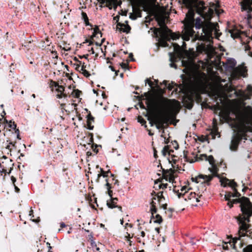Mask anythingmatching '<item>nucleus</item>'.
<instances>
[{
    "mask_svg": "<svg viewBox=\"0 0 252 252\" xmlns=\"http://www.w3.org/2000/svg\"><path fill=\"white\" fill-rule=\"evenodd\" d=\"M220 51H224V48H223V47H222V46H220Z\"/></svg>",
    "mask_w": 252,
    "mask_h": 252,
    "instance_id": "obj_48",
    "label": "nucleus"
},
{
    "mask_svg": "<svg viewBox=\"0 0 252 252\" xmlns=\"http://www.w3.org/2000/svg\"><path fill=\"white\" fill-rule=\"evenodd\" d=\"M248 225H249L248 227L247 231L244 233V235H240L239 233V231L238 232L239 237H235L233 238L232 240V241H229V242H225L222 245V248L224 250H228V245H229L230 247H232L233 249H236L237 248V244H238L240 247H241L242 245V242L240 241V237L242 236H244L245 235H248V233L249 232L250 230L249 229L250 225L248 223Z\"/></svg>",
    "mask_w": 252,
    "mask_h": 252,
    "instance_id": "obj_9",
    "label": "nucleus"
},
{
    "mask_svg": "<svg viewBox=\"0 0 252 252\" xmlns=\"http://www.w3.org/2000/svg\"><path fill=\"white\" fill-rule=\"evenodd\" d=\"M120 222H121V224L123 225V223H124V220H123V219H121V220H120Z\"/></svg>",
    "mask_w": 252,
    "mask_h": 252,
    "instance_id": "obj_49",
    "label": "nucleus"
},
{
    "mask_svg": "<svg viewBox=\"0 0 252 252\" xmlns=\"http://www.w3.org/2000/svg\"><path fill=\"white\" fill-rule=\"evenodd\" d=\"M52 53L54 54L55 53V57L56 58H58V55H57V54L56 52H52Z\"/></svg>",
    "mask_w": 252,
    "mask_h": 252,
    "instance_id": "obj_46",
    "label": "nucleus"
},
{
    "mask_svg": "<svg viewBox=\"0 0 252 252\" xmlns=\"http://www.w3.org/2000/svg\"><path fill=\"white\" fill-rule=\"evenodd\" d=\"M147 83H148L149 84V85L150 86V87L151 88H154V87H155V86L157 85V82H156V83H155L154 82H153L150 79H147L146 80V84Z\"/></svg>",
    "mask_w": 252,
    "mask_h": 252,
    "instance_id": "obj_25",
    "label": "nucleus"
},
{
    "mask_svg": "<svg viewBox=\"0 0 252 252\" xmlns=\"http://www.w3.org/2000/svg\"><path fill=\"white\" fill-rule=\"evenodd\" d=\"M95 43H96V45L100 46L102 43H100V44H99V43H98V42H95Z\"/></svg>",
    "mask_w": 252,
    "mask_h": 252,
    "instance_id": "obj_50",
    "label": "nucleus"
},
{
    "mask_svg": "<svg viewBox=\"0 0 252 252\" xmlns=\"http://www.w3.org/2000/svg\"><path fill=\"white\" fill-rule=\"evenodd\" d=\"M125 118H122V121L124 122L125 121Z\"/></svg>",
    "mask_w": 252,
    "mask_h": 252,
    "instance_id": "obj_56",
    "label": "nucleus"
},
{
    "mask_svg": "<svg viewBox=\"0 0 252 252\" xmlns=\"http://www.w3.org/2000/svg\"><path fill=\"white\" fill-rule=\"evenodd\" d=\"M169 188H170V189H171V187L169 186Z\"/></svg>",
    "mask_w": 252,
    "mask_h": 252,
    "instance_id": "obj_64",
    "label": "nucleus"
},
{
    "mask_svg": "<svg viewBox=\"0 0 252 252\" xmlns=\"http://www.w3.org/2000/svg\"><path fill=\"white\" fill-rule=\"evenodd\" d=\"M32 97L33 98H35V95L34 94H32Z\"/></svg>",
    "mask_w": 252,
    "mask_h": 252,
    "instance_id": "obj_51",
    "label": "nucleus"
},
{
    "mask_svg": "<svg viewBox=\"0 0 252 252\" xmlns=\"http://www.w3.org/2000/svg\"><path fill=\"white\" fill-rule=\"evenodd\" d=\"M90 170H91V168H89V171H90V173H92V172H91Z\"/></svg>",
    "mask_w": 252,
    "mask_h": 252,
    "instance_id": "obj_59",
    "label": "nucleus"
},
{
    "mask_svg": "<svg viewBox=\"0 0 252 252\" xmlns=\"http://www.w3.org/2000/svg\"><path fill=\"white\" fill-rule=\"evenodd\" d=\"M213 127L211 129L210 134L213 139H215L216 136L220 137V134L218 131V127L217 126V123L216 121H214L213 123Z\"/></svg>",
    "mask_w": 252,
    "mask_h": 252,
    "instance_id": "obj_13",
    "label": "nucleus"
},
{
    "mask_svg": "<svg viewBox=\"0 0 252 252\" xmlns=\"http://www.w3.org/2000/svg\"><path fill=\"white\" fill-rule=\"evenodd\" d=\"M118 183V180H116V181H115L114 184H117Z\"/></svg>",
    "mask_w": 252,
    "mask_h": 252,
    "instance_id": "obj_53",
    "label": "nucleus"
},
{
    "mask_svg": "<svg viewBox=\"0 0 252 252\" xmlns=\"http://www.w3.org/2000/svg\"><path fill=\"white\" fill-rule=\"evenodd\" d=\"M140 233H141V236L142 237H144V236H145V232H144V231H141V232H140Z\"/></svg>",
    "mask_w": 252,
    "mask_h": 252,
    "instance_id": "obj_42",
    "label": "nucleus"
},
{
    "mask_svg": "<svg viewBox=\"0 0 252 252\" xmlns=\"http://www.w3.org/2000/svg\"><path fill=\"white\" fill-rule=\"evenodd\" d=\"M169 105L170 108L164 113L162 117H158L153 113L148 117V120L155 123L158 129L162 128L164 124L173 121L179 111V103L178 101L171 100Z\"/></svg>",
    "mask_w": 252,
    "mask_h": 252,
    "instance_id": "obj_5",
    "label": "nucleus"
},
{
    "mask_svg": "<svg viewBox=\"0 0 252 252\" xmlns=\"http://www.w3.org/2000/svg\"><path fill=\"white\" fill-rule=\"evenodd\" d=\"M197 158L199 160L208 161L211 167L208 168V170L211 173V174L206 175H199L194 178H191L192 181L197 184H200L201 185V191L203 192L206 189V186L210 185V182L212 181L214 177H220L218 174V165L219 163L216 162L212 156H207L205 154H201L199 155Z\"/></svg>",
    "mask_w": 252,
    "mask_h": 252,
    "instance_id": "obj_3",
    "label": "nucleus"
},
{
    "mask_svg": "<svg viewBox=\"0 0 252 252\" xmlns=\"http://www.w3.org/2000/svg\"><path fill=\"white\" fill-rule=\"evenodd\" d=\"M81 72L85 76L88 77L90 75L89 72L86 70V69H84L83 70H81L80 72Z\"/></svg>",
    "mask_w": 252,
    "mask_h": 252,
    "instance_id": "obj_31",
    "label": "nucleus"
},
{
    "mask_svg": "<svg viewBox=\"0 0 252 252\" xmlns=\"http://www.w3.org/2000/svg\"><path fill=\"white\" fill-rule=\"evenodd\" d=\"M138 121L140 124H141L142 125H143L145 124H146V121H145V120L141 116H138Z\"/></svg>",
    "mask_w": 252,
    "mask_h": 252,
    "instance_id": "obj_30",
    "label": "nucleus"
},
{
    "mask_svg": "<svg viewBox=\"0 0 252 252\" xmlns=\"http://www.w3.org/2000/svg\"><path fill=\"white\" fill-rule=\"evenodd\" d=\"M246 189V188H244V189H243V191H244Z\"/></svg>",
    "mask_w": 252,
    "mask_h": 252,
    "instance_id": "obj_60",
    "label": "nucleus"
},
{
    "mask_svg": "<svg viewBox=\"0 0 252 252\" xmlns=\"http://www.w3.org/2000/svg\"><path fill=\"white\" fill-rule=\"evenodd\" d=\"M11 180L12 181L13 183L14 184L15 182L16 181V179L12 176L11 177Z\"/></svg>",
    "mask_w": 252,
    "mask_h": 252,
    "instance_id": "obj_43",
    "label": "nucleus"
},
{
    "mask_svg": "<svg viewBox=\"0 0 252 252\" xmlns=\"http://www.w3.org/2000/svg\"><path fill=\"white\" fill-rule=\"evenodd\" d=\"M32 213H33V211L32 210H31V211H30V213H29V216L31 217H33Z\"/></svg>",
    "mask_w": 252,
    "mask_h": 252,
    "instance_id": "obj_40",
    "label": "nucleus"
},
{
    "mask_svg": "<svg viewBox=\"0 0 252 252\" xmlns=\"http://www.w3.org/2000/svg\"><path fill=\"white\" fill-rule=\"evenodd\" d=\"M81 94V92L78 91V90H74L72 92L71 94L75 97H79Z\"/></svg>",
    "mask_w": 252,
    "mask_h": 252,
    "instance_id": "obj_27",
    "label": "nucleus"
},
{
    "mask_svg": "<svg viewBox=\"0 0 252 252\" xmlns=\"http://www.w3.org/2000/svg\"><path fill=\"white\" fill-rule=\"evenodd\" d=\"M145 96L146 99H147L148 102L149 103L150 101L151 100L150 94L148 93H147L145 94Z\"/></svg>",
    "mask_w": 252,
    "mask_h": 252,
    "instance_id": "obj_35",
    "label": "nucleus"
},
{
    "mask_svg": "<svg viewBox=\"0 0 252 252\" xmlns=\"http://www.w3.org/2000/svg\"><path fill=\"white\" fill-rule=\"evenodd\" d=\"M156 229L157 231H158V228H156Z\"/></svg>",
    "mask_w": 252,
    "mask_h": 252,
    "instance_id": "obj_62",
    "label": "nucleus"
},
{
    "mask_svg": "<svg viewBox=\"0 0 252 252\" xmlns=\"http://www.w3.org/2000/svg\"><path fill=\"white\" fill-rule=\"evenodd\" d=\"M96 249L97 251H99V248H96Z\"/></svg>",
    "mask_w": 252,
    "mask_h": 252,
    "instance_id": "obj_58",
    "label": "nucleus"
},
{
    "mask_svg": "<svg viewBox=\"0 0 252 252\" xmlns=\"http://www.w3.org/2000/svg\"><path fill=\"white\" fill-rule=\"evenodd\" d=\"M243 134L237 132L234 133L231 142L230 148L231 150L235 151L237 149L239 142L244 137Z\"/></svg>",
    "mask_w": 252,
    "mask_h": 252,
    "instance_id": "obj_10",
    "label": "nucleus"
},
{
    "mask_svg": "<svg viewBox=\"0 0 252 252\" xmlns=\"http://www.w3.org/2000/svg\"><path fill=\"white\" fill-rule=\"evenodd\" d=\"M65 226V224H64V223H62L61 224V227L62 228L64 227Z\"/></svg>",
    "mask_w": 252,
    "mask_h": 252,
    "instance_id": "obj_45",
    "label": "nucleus"
},
{
    "mask_svg": "<svg viewBox=\"0 0 252 252\" xmlns=\"http://www.w3.org/2000/svg\"><path fill=\"white\" fill-rule=\"evenodd\" d=\"M149 135H152L153 134L151 132H149Z\"/></svg>",
    "mask_w": 252,
    "mask_h": 252,
    "instance_id": "obj_57",
    "label": "nucleus"
},
{
    "mask_svg": "<svg viewBox=\"0 0 252 252\" xmlns=\"http://www.w3.org/2000/svg\"><path fill=\"white\" fill-rule=\"evenodd\" d=\"M64 105H65V104H64V103H62V104H61V107H62V109H64V108H63V106H64Z\"/></svg>",
    "mask_w": 252,
    "mask_h": 252,
    "instance_id": "obj_47",
    "label": "nucleus"
},
{
    "mask_svg": "<svg viewBox=\"0 0 252 252\" xmlns=\"http://www.w3.org/2000/svg\"><path fill=\"white\" fill-rule=\"evenodd\" d=\"M63 49L64 50H66V51H67V50H68L69 49H66V48H63Z\"/></svg>",
    "mask_w": 252,
    "mask_h": 252,
    "instance_id": "obj_54",
    "label": "nucleus"
},
{
    "mask_svg": "<svg viewBox=\"0 0 252 252\" xmlns=\"http://www.w3.org/2000/svg\"><path fill=\"white\" fill-rule=\"evenodd\" d=\"M157 185H158V187L160 189H162L167 188V186H168V185L167 184H164L163 183H159V184H158V183H157Z\"/></svg>",
    "mask_w": 252,
    "mask_h": 252,
    "instance_id": "obj_28",
    "label": "nucleus"
},
{
    "mask_svg": "<svg viewBox=\"0 0 252 252\" xmlns=\"http://www.w3.org/2000/svg\"><path fill=\"white\" fill-rule=\"evenodd\" d=\"M111 178H112V180H114V178L113 175H112V176H111Z\"/></svg>",
    "mask_w": 252,
    "mask_h": 252,
    "instance_id": "obj_52",
    "label": "nucleus"
},
{
    "mask_svg": "<svg viewBox=\"0 0 252 252\" xmlns=\"http://www.w3.org/2000/svg\"><path fill=\"white\" fill-rule=\"evenodd\" d=\"M221 184L224 187L227 185L231 187L234 191V193L230 192H226L224 195V198L228 202L227 205L230 207H232V204L237 202L240 203L241 209L242 212L241 215L236 217L239 225V233L240 235H244L248 229L249 222V218L252 215V203H251L248 198L243 197L241 198L233 199L231 201V197H239L240 194L237 191L236 187V183L233 180H230L226 178H221L220 180Z\"/></svg>",
    "mask_w": 252,
    "mask_h": 252,
    "instance_id": "obj_2",
    "label": "nucleus"
},
{
    "mask_svg": "<svg viewBox=\"0 0 252 252\" xmlns=\"http://www.w3.org/2000/svg\"><path fill=\"white\" fill-rule=\"evenodd\" d=\"M235 93L242 100L249 99L252 94V87L249 85L245 91H240Z\"/></svg>",
    "mask_w": 252,
    "mask_h": 252,
    "instance_id": "obj_11",
    "label": "nucleus"
},
{
    "mask_svg": "<svg viewBox=\"0 0 252 252\" xmlns=\"http://www.w3.org/2000/svg\"><path fill=\"white\" fill-rule=\"evenodd\" d=\"M55 87H57L56 91L58 93L56 95L57 98H65L67 96V94H66V92H65L64 89L62 86H60L58 85H56Z\"/></svg>",
    "mask_w": 252,
    "mask_h": 252,
    "instance_id": "obj_12",
    "label": "nucleus"
},
{
    "mask_svg": "<svg viewBox=\"0 0 252 252\" xmlns=\"http://www.w3.org/2000/svg\"><path fill=\"white\" fill-rule=\"evenodd\" d=\"M21 94H24V91H22L21 92Z\"/></svg>",
    "mask_w": 252,
    "mask_h": 252,
    "instance_id": "obj_61",
    "label": "nucleus"
},
{
    "mask_svg": "<svg viewBox=\"0 0 252 252\" xmlns=\"http://www.w3.org/2000/svg\"><path fill=\"white\" fill-rule=\"evenodd\" d=\"M242 10H246L248 12V20L251 19L252 18V15L251 12H252V6H241Z\"/></svg>",
    "mask_w": 252,
    "mask_h": 252,
    "instance_id": "obj_18",
    "label": "nucleus"
},
{
    "mask_svg": "<svg viewBox=\"0 0 252 252\" xmlns=\"http://www.w3.org/2000/svg\"><path fill=\"white\" fill-rule=\"evenodd\" d=\"M131 227H132V224H129L128 223H126V224L125 225V229L126 231V235L125 236V237L127 241H129L130 245H131V244H130L131 242L130 241L129 239L130 238L131 236H130V234L129 233V232H130L129 229H131Z\"/></svg>",
    "mask_w": 252,
    "mask_h": 252,
    "instance_id": "obj_15",
    "label": "nucleus"
},
{
    "mask_svg": "<svg viewBox=\"0 0 252 252\" xmlns=\"http://www.w3.org/2000/svg\"><path fill=\"white\" fill-rule=\"evenodd\" d=\"M170 148L171 145L165 146L162 151L163 155H166L167 154L170 155L171 152H173V150L170 149Z\"/></svg>",
    "mask_w": 252,
    "mask_h": 252,
    "instance_id": "obj_24",
    "label": "nucleus"
},
{
    "mask_svg": "<svg viewBox=\"0 0 252 252\" xmlns=\"http://www.w3.org/2000/svg\"><path fill=\"white\" fill-rule=\"evenodd\" d=\"M15 189L16 191L17 192H18L20 190L19 189H18V187L15 186Z\"/></svg>",
    "mask_w": 252,
    "mask_h": 252,
    "instance_id": "obj_44",
    "label": "nucleus"
},
{
    "mask_svg": "<svg viewBox=\"0 0 252 252\" xmlns=\"http://www.w3.org/2000/svg\"><path fill=\"white\" fill-rule=\"evenodd\" d=\"M164 132V130H163L162 133L161 134V136L164 138V142H165V143L167 144L168 142V139H166V138L163 136V133Z\"/></svg>",
    "mask_w": 252,
    "mask_h": 252,
    "instance_id": "obj_38",
    "label": "nucleus"
},
{
    "mask_svg": "<svg viewBox=\"0 0 252 252\" xmlns=\"http://www.w3.org/2000/svg\"><path fill=\"white\" fill-rule=\"evenodd\" d=\"M244 252H252V245H249L244 249Z\"/></svg>",
    "mask_w": 252,
    "mask_h": 252,
    "instance_id": "obj_29",
    "label": "nucleus"
},
{
    "mask_svg": "<svg viewBox=\"0 0 252 252\" xmlns=\"http://www.w3.org/2000/svg\"><path fill=\"white\" fill-rule=\"evenodd\" d=\"M141 3L143 5L145 10L148 11L150 7V4L151 1H153V0H139Z\"/></svg>",
    "mask_w": 252,
    "mask_h": 252,
    "instance_id": "obj_17",
    "label": "nucleus"
},
{
    "mask_svg": "<svg viewBox=\"0 0 252 252\" xmlns=\"http://www.w3.org/2000/svg\"><path fill=\"white\" fill-rule=\"evenodd\" d=\"M174 172L172 170H167L163 174V176L166 181H169L173 187V191L176 193L179 198L182 196L184 200L187 201L189 204L192 206H196L197 203L199 202V198L202 196V194H196L194 192L189 191V189L187 186L182 187L179 192V189H176L175 186L174 185L175 176Z\"/></svg>",
    "mask_w": 252,
    "mask_h": 252,
    "instance_id": "obj_4",
    "label": "nucleus"
},
{
    "mask_svg": "<svg viewBox=\"0 0 252 252\" xmlns=\"http://www.w3.org/2000/svg\"><path fill=\"white\" fill-rule=\"evenodd\" d=\"M228 66L231 68V76L235 78L240 76H245L247 72L246 67L244 65H241L237 67H234L236 62L234 59H230L227 60Z\"/></svg>",
    "mask_w": 252,
    "mask_h": 252,
    "instance_id": "obj_7",
    "label": "nucleus"
},
{
    "mask_svg": "<svg viewBox=\"0 0 252 252\" xmlns=\"http://www.w3.org/2000/svg\"><path fill=\"white\" fill-rule=\"evenodd\" d=\"M6 164L5 162L2 161V162H1L0 161V173H10V170L8 172L7 171V169H6V166H5Z\"/></svg>",
    "mask_w": 252,
    "mask_h": 252,
    "instance_id": "obj_23",
    "label": "nucleus"
},
{
    "mask_svg": "<svg viewBox=\"0 0 252 252\" xmlns=\"http://www.w3.org/2000/svg\"><path fill=\"white\" fill-rule=\"evenodd\" d=\"M93 142V136L92 135H91V137L90 138V143H89V144H91V143Z\"/></svg>",
    "mask_w": 252,
    "mask_h": 252,
    "instance_id": "obj_39",
    "label": "nucleus"
},
{
    "mask_svg": "<svg viewBox=\"0 0 252 252\" xmlns=\"http://www.w3.org/2000/svg\"><path fill=\"white\" fill-rule=\"evenodd\" d=\"M97 1L101 4H105L106 6H107L108 4L109 3L108 0H97Z\"/></svg>",
    "mask_w": 252,
    "mask_h": 252,
    "instance_id": "obj_32",
    "label": "nucleus"
},
{
    "mask_svg": "<svg viewBox=\"0 0 252 252\" xmlns=\"http://www.w3.org/2000/svg\"><path fill=\"white\" fill-rule=\"evenodd\" d=\"M165 199L163 196L162 192H158L156 195L153 197L152 201L151 202L150 211L152 214V217L154 222L160 223L162 222V219L161 217L157 214L156 204L157 201L159 206V210L161 213L164 212L165 214H169V217L171 216V209H167V204L164 203Z\"/></svg>",
    "mask_w": 252,
    "mask_h": 252,
    "instance_id": "obj_6",
    "label": "nucleus"
},
{
    "mask_svg": "<svg viewBox=\"0 0 252 252\" xmlns=\"http://www.w3.org/2000/svg\"><path fill=\"white\" fill-rule=\"evenodd\" d=\"M96 168L97 169V180H98L101 176L104 177L107 176L108 172L104 171L102 168L99 167L98 165H96Z\"/></svg>",
    "mask_w": 252,
    "mask_h": 252,
    "instance_id": "obj_19",
    "label": "nucleus"
},
{
    "mask_svg": "<svg viewBox=\"0 0 252 252\" xmlns=\"http://www.w3.org/2000/svg\"><path fill=\"white\" fill-rule=\"evenodd\" d=\"M81 62H80V61H78V63H77L76 64V66L75 67V69L79 71V72H81V70H80V68H81Z\"/></svg>",
    "mask_w": 252,
    "mask_h": 252,
    "instance_id": "obj_33",
    "label": "nucleus"
},
{
    "mask_svg": "<svg viewBox=\"0 0 252 252\" xmlns=\"http://www.w3.org/2000/svg\"><path fill=\"white\" fill-rule=\"evenodd\" d=\"M87 118V128L92 130L94 128V126L92 125V123L94 122V118L90 114L88 115Z\"/></svg>",
    "mask_w": 252,
    "mask_h": 252,
    "instance_id": "obj_21",
    "label": "nucleus"
},
{
    "mask_svg": "<svg viewBox=\"0 0 252 252\" xmlns=\"http://www.w3.org/2000/svg\"><path fill=\"white\" fill-rule=\"evenodd\" d=\"M183 1L186 4L193 7L196 12L204 19L203 21L197 20L195 26L198 28H202V33L201 34L204 33V34L200 36L199 35L195 34V32L193 30L194 26V12L193 9H190L183 21L184 28L181 33L171 32V30L165 25L163 21L159 23L160 29H156V33L158 32L160 36L158 39V42L157 43V47L159 46H168L167 41H170V39L177 40L181 37L183 40L182 42L189 41L190 39L192 42H194L204 36L209 37L211 36L213 31L216 29L214 24L211 23L210 20L214 12L218 15L222 12V10L220 9L219 5L218 4L213 3L209 7H208L202 1H193V0H183Z\"/></svg>",
    "mask_w": 252,
    "mask_h": 252,
    "instance_id": "obj_1",
    "label": "nucleus"
},
{
    "mask_svg": "<svg viewBox=\"0 0 252 252\" xmlns=\"http://www.w3.org/2000/svg\"><path fill=\"white\" fill-rule=\"evenodd\" d=\"M7 126L10 128V130H14L15 131V133L17 134V138H19V139H20L19 138V130L18 129H16V124L14 123V122H12L11 121H10L9 122V123L7 124Z\"/></svg>",
    "mask_w": 252,
    "mask_h": 252,
    "instance_id": "obj_20",
    "label": "nucleus"
},
{
    "mask_svg": "<svg viewBox=\"0 0 252 252\" xmlns=\"http://www.w3.org/2000/svg\"><path fill=\"white\" fill-rule=\"evenodd\" d=\"M82 18L84 19L85 24L87 25H88L89 24V19L87 17V14L85 12H82Z\"/></svg>",
    "mask_w": 252,
    "mask_h": 252,
    "instance_id": "obj_26",
    "label": "nucleus"
},
{
    "mask_svg": "<svg viewBox=\"0 0 252 252\" xmlns=\"http://www.w3.org/2000/svg\"><path fill=\"white\" fill-rule=\"evenodd\" d=\"M229 32L233 38L239 37L241 33L240 31L236 29L230 30Z\"/></svg>",
    "mask_w": 252,
    "mask_h": 252,
    "instance_id": "obj_22",
    "label": "nucleus"
},
{
    "mask_svg": "<svg viewBox=\"0 0 252 252\" xmlns=\"http://www.w3.org/2000/svg\"><path fill=\"white\" fill-rule=\"evenodd\" d=\"M106 184L105 185L106 189H107V192L108 195L111 197V199L107 201V205L109 208H113L117 207L116 204L117 203L118 199L117 198H113L112 196V191L111 190V189L112 188L111 186V184L110 183V179L106 180ZM120 211H122V207L118 206Z\"/></svg>",
    "mask_w": 252,
    "mask_h": 252,
    "instance_id": "obj_8",
    "label": "nucleus"
},
{
    "mask_svg": "<svg viewBox=\"0 0 252 252\" xmlns=\"http://www.w3.org/2000/svg\"><path fill=\"white\" fill-rule=\"evenodd\" d=\"M119 16H117L114 18V20H115L116 21L118 22V21L119 20Z\"/></svg>",
    "mask_w": 252,
    "mask_h": 252,
    "instance_id": "obj_41",
    "label": "nucleus"
},
{
    "mask_svg": "<svg viewBox=\"0 0 252 252\" xmlns=\"http://www.w3.org/2000/svg\"><path fill=\"white\" fill-rule=\"evenodd\" d=\"M86 65H85L84 63H81L80 70H83L84 69H86Z\"/></svg>",
    "mask_w": 252,
    "mask_h": 252,
    "instance_id": "obj_37",
    "label": "nucleus"
},
{
    "mask_svg": "<svg viewBox=\"0 0 252 252\" xmlns=\"http://www.w3.org/2000/svg\"><path fill=\"white\" fill-rule=\"evenodd\" d=\"M96 36H97V37H99V36L101 37V33L99 32L97 28L94 29L93 34L91 37V40L90 42V44H92L93 42H94V38Z\"/></svg>",
    "mask_w": 252,
    "mask_h": 252,
    "instance_id": "obj_16",
    "label": "nucleus"
},
{
    "mask_svg": "<svg viewBox=\"0 0 252 252\" xmlns=\"http://www.w3.org/2000/svg\"><path fill=\"white\" fill-rule=\"evenodd\" d=\"M172 144L174 149H177L178 148V145L176 141H174Z\"/></svg>",
    "mask_w": 252,
    "mask_h": 252,
    "instance_id": "obj_36",
    "label": "nucleus"
},
{
    "mask_svg": "<svg viewBox=\"0 0 252 252\" xmlns=\"http://www.w3.org/2000/svg\"><path fill=\"white\" fill-rule=\"evenodd\" d=\"M91 50H92V53H93V54H94V51H93V48H92Z\"/></svg>",
    "mask_w": 252,
    "mask_h": 252,
    "instance_id": "obj_55",
    "label": "nucleus"
},
{
    "mask_svg": "<svg viewBox=\"0 0 252 252\" xmlns=\"http://www.w3.org/2000/svg\"><path fill=\"white\" fill-rule=\"evenodd\" d=\"M117 27L120 31L127 33L130 30V27L128 25H125L120 23L117 24Z\"/></svg>",
    "mask_w": 252,
    "mask_h": 252,
    "instance_id": "obj_14",
    "label": "nucleus"
},
{
    "mask_svg": "<svg viewBox=\"0 0 252 252\" xmlns=\"http://www.w3.org/2000/svg\"><path fill=\"white\" fill-rule=\"evenodd\" d=\"M15 146V143L10 142L9 145L6 146V148L11 150L12 147Z\"/></svg>",
    "mask_w": 252,
    "mask_h": 252,
    "instance_id": "obj_34",
    "label": "nucleus"
},
{
    "mask_svg": "<svg viewBox=\"0 0 252 252\" xmlns=\"http://www.w3.org/2000/svg\"><path fill=\"white\" fill-rule=\"evenodd\" d=\"M201 64H202V66H203V63H201Z\"/></svg>",
    "mask_w": 252,
    "mask_h": 252,
    "instance_id": "obj_63",
    "label": "nucleus"
}]
</instances>
